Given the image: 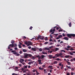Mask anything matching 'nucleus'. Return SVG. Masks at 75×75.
<instances>
[{"instance_id": "aec40b11", "label": "nucleus", "mask_w": 75, "mask_h": 75, "mask_svg": "<svg viewBox=\"0 0 75 75\" xmlns=\"http://www.w3.org/2000/svg\"><path fill=\"white\" fill-rule=\"evenodd\" d=\"M28 54V57H32V55L30 54Z\"/></svg>"}, {"instance_id": "bf43d9fd", "label": "nucleus", "mask_w": 75, "mask_h": 75, "mask_svg": "<svg viewBox=\"0 0 75 75\" xmlns=\"http://www.w3.org/2000/svg\"><path fill=\"white\" fill-rule=\"evenodd\" d=\"M62 35H63V37H65V34H64V33H63Z\"/></svg>"}, {"instance_id": "a878e982", "label": "nucleus", "mask_w": 75, "mask_h": 75, "mask_svg": "<svg viewBox=\"0 0 75 75\" xmlns=\"http://www.w3.org/2000/svg\"><path fill=\"white\" fill-rule=\"evenodd\" d=\"M55 56H57V57H59V54H55Z\"/></svg>"}, {"instance_id": "4be33fe9", "label": "nucleus", "mask_w": 75, "mask_h": 75, "mask_svg": "<svg viewBox=\"0 0 75 75\" xmlns=\"http://www.w3.org/2000/svg\"><path fill=\"white\" fill-rule=\"evenodd\" d=\"M11 42L12 43V44H13V43H14V42H15L14 40H11Z\"/></svg>"}, {"instance_id": "5fc2aeb1", "label": "nucleus", "mask_w": 75, "mask_h": 75, "mask_svg": "<svg viewBox=\"0 0 75 75\" xmlns=\"http://www.w3.org/2000/svg\"><path fill=\"white\" fill-rule=\"evenodd\" d=\"M60 38L59 37H57V38H56V40H58V39H59Z\"/></svg>"}, {"instance_id": "3c124183", "label": "nucleus", "mask_w": 75, "mask_h": 75, "mask_svg": "<svg viewBox=\"0 0 75 75\" xmlns=\"http://www.w3.org/2000/svg\"><path fill=\"white\" fill-rule=\"evenodd\" d=\"M28 48H29V49H31V46H29L28 47Z\"/></svg>"}, {"instance_id": "4d7b16f0", "label": "nucleus", "mask_w": 75, "mask_h": 75, "mask_svg": "<svg viewBox=\"0 0 75 75\" xmlns=\"http://www.w3.org/2000/svg\"><path fill=\"white\" fill-rule=\"evenodd\" d=\"M14 49L15 50H17L18 49L17 48V47H16L14 48Z\"/></svg>"}, {"instance_id": "393cba45", "label": "nucleus", "mask_w": 75, "mask_h": 75, "mask_svg": "<svg viewBox=\"0 0 75 75\" xmlns=\"http://www.w3.org/2000/svg\"><path fill=\"white\" fill-rule=\"evenodd\" d=\"M17 44H16L14 45V47H17Z\"/></svg>"}, {"instance_id": "774afa93", "label": "nucleus", "mask_w": 75, "mask_h": 75, "mask_svg": "<svg viewBox=\"0 0 75 75\" xmlns=\"http://www.w3.org/2000/svg\"><path fill=\"white\" fill-rule=\"evenodd\" d=\"M74 74L73 72H71V75H74Z\"/></svg>"}, {"instance_id": "37998d69", "label": "nucleus", "mask_w": 75, "mask_h": 75, "mask_svg": "<svg viewBox=\"0 0 75 75\" xmlns=\"http://www.w3.org/2000/svg\"><path fill=\"white\" fill-rule=\"evenodd\" d=\"M64 50H67V51H69V49L67 48H64Z\"/></svg>"}, {"instance_id": "c85d7f7f", "label": "nucleus", "mask_w": 75, "mask_h": 75, "mask_svg": "<svg viewBox=\"0 0 75 75\" xmlns=\"http://www.w3.org/2000/svg\"><path fill=\"white\" fill-rule=\"evenodd\" d=\"M69 50L70 51H74V49H73V48H71Z\"/></svg>"}, {"instance_id": "de8ad7c7", "label": "nucleus", "mask_w": 75, "mask_h": 75, "mask_svg": "<svg viewBox=\"0 0 75 75\" xmlns=\"http://www.w3.org/2000/svg\"><path fill=\"white\" fill-rule=\"evenodd\" d=\"M19 44H19V45H22V43L21 42H19Z\"/></svg>"}, {"instance_id": "4c0bfd02", "label": "nucleus", "mask_w": 75, "mask_h": 75, "mask_svg": "<svg viewBox=\"0 0 75 75\" xmlns=\"http://www.w3.org/2000/svg\"><path fill=\"white\" fill-rule=\"evenodd\" d=\"M67 67H68V68H69V69H71V67L70 66H69L68 67L67 66Z\"/></svg>"}, {"instance_id": "e433bc0d", "label": "nucleus", "mask_w": 75, "mask_h": 75, "mask_svg": "<svg viewBox=\"0 0 75 75\" xmlns=\"http://www.w3.org/2000/svg\"><path fill=\"white\" fill-rule=\"evenodd\" d=\"M57 61H54V63H53V64H57Z\"/></svg>"}, {"instance_id": "09e8293b", "label": "nucleus", "mask_w": 75, "mask_h": 75, "mask_svg": "<svg viewBox=\"0 0 75 75\" xmlns=\"http://www.w3.org/2000/svg\"><path fill=\"white\" fill-rule=\"evenodd\" d=\"M23 72L24 73H25V72H26V69H25L24 71H23Z\"/></svg>"}, {"instance_id": "f03ea898", "label": "nucleus", "mask_w": 75, "mask_h": 75, "mask_svg": "<svg viewBox=\"0 0 75 75\" xmlns=\"http://www.w3.org/2000/svg\"><path fill=\"white\" fill-rule=\"evenodd\" d=\"M39 39H40L41 40H44V36H43L42 38L41 36V35H39L38 37V38L37 39V40H39Z\"/></svg>"}, {"instance_id": "a19ab883", "label": "nucleus", "mask_w": 75, "mask_h": 75, "mask_svg": "<svg viewBox=\"0 0 75 75\" xmlns=\"http://www.w3.org/2000/svg\"><path fill=\"white\" fill-rule=\"evenodd\" d=\"M69 53H70V54L71 55H73V53H72L70 52Z\"/></svg>"}, {"instance_id": "2f4dec72", "label": "nucleus", "mask_w": 75, "mask_h": 75, "mask_svg": "<svg viewBox=\"0 0 75 75\" xmlns=\"http://www.w3.org/2000/svg\"><path fill=\"white\" fill-rule=\"evenodd\" d=\"M63 67H64V65L63 64H62V67H61V69H63Z\"/></svg>"}, {"instance_id": "338daca9", "label": "nucleus", "mask_w": 75, "mask_h": 75, "mask_svg": "<svg viewBox=\"0 0 75 75\" xmlns=\"http://www.w3.org/2000/svg\"><path fill=\"white\" fill-rule=\"evenodd\" d=\"M59 32H61V31H62V30H59Z\"/></svg>"}, {"instance_id": "c756f323", "label": "nucleus", "mask_w": 75, "mask_h": 75, "mask_svg": "<svg viewBox=\"0 0 75 75\" xmlns=\"http://www.w3.org/2000/svg\"><path fill=\"white\" fill-rule=\"evenodd\" d=\"M42 54H47V53H46V52H42Z\"/></svg>"}, {"instance_id": "2eb2a0df", "label": "nucleus", "mask_w": 75, "mask_h": 75, "mask_svg": "<svg viewBox=\"0 0 75 75\" xmlns=\"http://www.w3.org/2000/svg\"><path fill=\"white\" fill-rule=\"evenodd\" d=\"M28 44H31V45H32V44H33V43H32V42L30 41L28 42Z\"/></svg>"}, {"instance_id": "20e7f679", "label": "nucleus", "mask_w": 75, "mask_h": 75, "mask_svg": "<svg viewBox=\"0 0 75 75\" xmlns=\"http://www.w3.org/2000/svg\"><path fill=\"white\" fill-rule=\"evenodd\" d=\"M10 47H12V48L14 47V44H11L8 46V50H10L11 48Z\"/></svg>"}, {"instance_id": "603ef678", "label": "nucleus", "mask_w": 75, "mask_h": 75, "mask_svg": "<svg viewBox=\"0 0 75 75\" xmlns=\"http://www.w3.org/2000/svg\"><path fill=\"white\" fill-rule=\"evenodd\" d=\"M16 52V51H15V50H12L11 51V52Z\"/></svg>"}, {"instance_id": "a211bd4d", "label": "nucleus", "mask_w": 75, "mask_h": 75, "mask_svg": "<svg viewBox=\"0 0 75 75\" xmlns=\"http://www.w3.org/2000/svg\"><path fill=\"white\" fill-rule=\"evenodd\" d=\"M58 50H59V48H56L55 49V51H58Z\"/></svg>"}, {"instance_id": "0eeeda50", "label": "nucleus", "mask_w": 75, "mask_h": 75, "mask_svg": "<svg viewBox=\"0 0 75 75\" xmlns=\"http://www.w3.org/2000/svg\"><path fill=\"white\" fill-rule=\"evenodd\" d=\"M45 57L44 55H41V59H44V57Z\"/></svg>"}, {"instance_id": "39448f33", "label": "nucleus", "mask_w": 75, "mask_h": 75, "mask_svg": "<svg viewBox=\"0 0 75 75\" xmlns=\"http://www.w3.org/2000/svg\"><path fill=\"white\" fill-rule=\"evenodd\" d=\"M20 59V61L21 63H22L23 62H24V60L23 59Z\"/></svg>"}, {"instance_id": "423d86ee", "label": "nucleus", "mask_w": 75, "mask_h": 75, "mask_svg": "<svg viewBox=\"0 0 75 75\" xmlns=\"http://www.w3.org/2000/svg\"><path fill=\"white\" fill-rule=\"evenodd\" d=\"M17 54V52H15L13 53V54H15H15H16V56H19L20 55V54H18V53Z\"/></svg>"}, {"instance_id": "72a5a7b5", "label": "nucleus", "mask_w": 75, "mask_h": 75, "mask_svg": "<svg viewBox=\"0 0 75 75\" xmlns=\"http://www.w3.org/2000/svg\"><path fill=\"white\" fill-rule=\"evenodd\" d=\"M33 59H35V57H34V56L32 57Z\"/></svg>"}, {"instance_id": "69168bd1", "label": "nucleus", "mask_w": 75, "mask_h": 75, "mask_svg": "<svg viewBox=\"0 0 75 75\" xmlns=\"http://www.w3.org/2000/svg\"><path fill=\"white\" fill-rule=\"evenodd\" d=\"M19 53H20V54H22V51H21V50L20 51Z\"/></svg>"}, {"instance_id": "bb28decb", "label": "nucleus", "mask_w": 75, "mask_h": 75, "mask_svg": "<svg viewBox=\"0 0 75 75\" xmlns=\"http://www.w3.org/2000/svg\"><path fill=\"white\" fill-rule=\"evenodd\" d=\"M50 39H51L52 37H53V36L52 35H51V34H50Z\"/></svg>"}, {"instance_id": "13d9d810", "label": "nucleus", "mask_w": 75, "mask_h": 75, "mask_svg": "<svg viewBox=\"0 0 75 75\" xmlns=\"http://www.w3.org/2000/svg\"><path fill=\"white\" fill-rule=\"evenodd\" d=\"M71 61H74V59H71V60H70Z\"/></svg>"}, {"instance_id": "58836bf2", "label": "nucleus", "mask_w": 75, "mask_h": 75, "mask_svg": "<svg viewBox=\"0 0 75 75\" xmlns=\"http://www.w3.org/2000/svg\"><path fill=\"white\" fill-rule=\"evenodd\" d=\"M59 56H61V55H62V53H61L59 54Z\"/></svg>"}, {"instance_id": "0e129e2a", "label": "nucleus", "mask_w": 75, "mask_h": 75, "mask_svg": "<svg viewBox=\"0 0 75 75\" xmlns=\"http://www.w3.org/2000/svg\"><path fill=\"white\" fill-rule=\"evenodd\" d=\"M57 61H59L60 60V59L59 58H57Z\"/></svg>"}, {"instance_id": "9b49d317", "label": "nucleus", "mask_w": 75, "mask_h": 75, "mask_svg": "<svg viewBox=\"0 0 75 75\" xmlns=\"http://www.w3.org/2000/svg\"><path fill=\"white\" fill-rule=\"evenodd\" d=\"M31 50L33 51H36V49L35 48H32Z\"/></svg>"}, {"instance_id": "a18cd8bd", "label": "nucleus", "mask_w": 75, "mask_h": 75, "mask_svg": "<svg viewBox=\"0 0 75 75\" xmlns=\"http://www.w3.org/2000/svg\"><path fill=\"white\" fill-rule=\"evenodd\" d=\"M38 62H41V59L38 60Z\"/></svg>"}, {"instance_id": "9d476101", "label": "nucleus", "mask_w": 75, "mask_h": 75, "mask_svg": "<svg viewBox=\"0 0 75 75\" xmlns=\"http://www.w3.org/2000/svg\"><path fill=\"white\" fill-rule=\"evenodd\" d=\"M65 57L66 58H68L70 57V55H67L65 56Z\"/></svg>"}, {"instance_id": "f8f14e48", "label": "nucleus", "mask_w": 75, "mask_h": 75, "mask_svg": "<svg viewBox=\"0 0 75 75\" xmlns=\"http://www.w3.org/2000/svg\"><path fill=\"white\" fill-rule=\"evenodd\" d=\"M23 52H27V50L25 49H23Z\"/></svg>"}, {"instance_id": "6e6d98bb", "label": "nucleus", "mask_w": 75, "mask_h": 75, "mask_svg": "<svg viewBox=\"0 0 75 75\" xmlns=\"http://www.w3.org/2000/svg\"><path fill=\"white\" fill-rule=\"evenodd\" d=\"M27 46H30V45H31V44L30 43H29L27 45Z\"/></svg>"}, {"instance_id": "f704fd0d", "label": "nucleus", "mask_w": 75, "mask_h": 75, "mask_svg": "<svg viewBox=\"0 0 75 75\" xmlns=\"http://www.w3.org/2000/svg\"><path fill=\"white\" fill-rule=\"evenodd\" d=\"M67 63L68 64V65H69L70 64H71V63H70V62L68 61H67Z\"/></svg>"}, {"instance_id": "ddd939ff", "label": "nucleus", "mask_w": 75, "mask_h": 75, "mask_svg": "<svg viewBox=\"0 0 75 75\" xmlns=\"http://www.w3.org/2000/svg\"><path fill=\"white\" fill-rule=\"evenodd\" d=\"M43 49L45 50H49V48L48 47H45V48H44Z\"/></svg>"}, {"instance_id": "f3484780", "label": "nucleus", "mask_w": 75, "mask_h": 75, "mask_svg": "<svg viewBox=\"0 0 75 75\" xmlns=\"http://www.w3.org/2000/svg\"><path fill=\"white\" fill-rule=\"evenodd\" d=\"M24 69H26V68H27V66L24 65Z\"/></svg>"}, {"instance_id": "864d4df0", "label": "nucleus", "mask_w": 75, "mask_h": 75, "mask_svg": "<svg viewBox=\"0 0 75 75\" xmlns=\"http://www.w3.org/2000/svg\"><path fill=\"white\" fill-rule=\"evenodd\" d=\"M53 47H54L53 46H50L49 47V48H50V49H51V48H53Z\"/></svg>"}, {"instance_id": "e2e57ef3", "label": "nucleus", "mask_w": 75, "mask_h": 75, "mask_svg": "<svg viewBox=\"0 0 75 75\" xmlns=\"http://www.w3.org/2000/svg\"><path fill=\"white\" fill-rule=\"evenodd\" d=\"M36 71V70H33V72H35Z\"/></svg>"}, {"instance_id": "052dcab7", "label": "nucleus", "mask_w": 75, "mask_h": 75, "mask_svg": "<svg viewBox=\"0 0 75 75\" xmlns=\"http://www.w3.org/2000/svg\"><path fill=\"white\" fill-rule=\"evenodd\" d=\"M67 75H70V74L69 73H67Z\"/></svg>"}, {"instance_id": "f257e3e1", "label": "nucleus", "mask_w": 75, "mask_h": 75, "mask_svg": "<svg viewBox=\"0 0 75 75\" xmlns=\"http://www.w3.org/2000/svg\"><path fill=\"white\" fill-rule=\"evenodd\" d=\"M67 37H69V38H71V37H75V34H68L67 35Z\"/></svg>"}, {"instance_id": "8fccbe9b", "label": "nucleus", "mask_w": 75, "mask_h": 75, "mask_svg": "<svg viewBox=\"0 0 75 75\" xmlns=\"http://www.w3.org/2000/svg\"><path fill=\"white\" fill-rule=\"evenodd\" d=\"M36 57H37V58H39V57H40V55H37L36 56Z\"/></svg>"}, {"instance_id": "c03bdc74", "label": "nucleus", "mask_w": 75, "mask_h": 75, "mask_svg": "<svg viewBox=\"0 0 75 75\" xmlns=\"http://www.w3.org/2000/svg\"><path fill=\"white\" fill-rule=\"evenodd\" d=\"M67 48H68V49H69V48H71V46H67Z\"/></svg>"}, {"instance_id": "680f3d73", "label": "nucleus", "mask_w": 75, "mask_h": 75, "mask_svg": "<svg viewBox=\"0 0 75 75\" xmlns=\"http://www.w3.org/2000/svg\"><path fill=\"white\" fill-rule=\"evenodd\" d=\"M71 52H72V53H73L75 54V51H72Z\"/></svg>"}, {"instance_id": "1a4fd4ad", "label": "nucleus", "mask_w": 75, "mask_h": 75, "mask_svg": "<svg viewBox=\"0 0 75 75\" xmlns=\"http://www.w3.org/2000/svg\"><path fill=\"white\" fill-rule=\"evenodd\" d=\"M48 57L50 59H52V55H49Z\"/></svg>"}, {"instance_id": "412c9836", "label": "nucleus", "mask_w": 75, "mask_h": 75, "mask_svg": "<svg viewBox=\"0 0 75 75\" xmlns=\"http://www.w3.org/2000/svg\"><path fill=\"white\" fill-rule=\"evenodd\" d=\"M39 69L40 70H42L43 69V68H41L40 67H39Z\"/></svg>"}, {"instance_id": "6e6552de", "label": "nucleus", "mask_w": 75, "mask_h": 75, "mask_svg": "<svg viewBox=\"0 0 75 75\" xmlns=\"http://www.w3.org/2000/svg\"><path fill=\"white\" fill-rule=\"evenodd\" d=\"M63 39H64V40H69V39H68V38L67 37H64V38L62 39V40H63Z\"/></svg>"}, {"instance_id": "c9c22d12", "label": "nucleus", "mask_w": 75, "mask_h": 75, "mask_svg": "<svg viewBox=\"0 0 75 75\" xmlns=\"http://www.w3.org/2000/svg\"><path fill=\"white\" fill-rule=\"evenodd\" d=\"M53 30L52 29H51L50 30V33H52V32Z\"/></svg>"}, {"instance_id": "49530a36", "label": "nucleus", "mask_w": 75, "mask_h": 75, "mask_svg": "<svg viewBox=\"0 0 75 75\" xmlns=\"http://www.w3.org/2000/svg\"><path fill=\"white\" fill-rule=\"evenodd\" d=\"M53 67L52 66H49V67H48V68H52Z\"/></svg>"}, {"instance_id": "473e14b6", "label": "nucleus", "mask_w": 75, "mask_h": 75, "mask_svg": "<svg viewBox=\"0 0 75 75\" xmlns=\"http://www.w3.org/2000/svg\"><path fill=\"white\" fill-rule=\"evenodd\" d=\"M42 48H40L39 49V50L40 51H42Z\"/></svg>"}, {"instance_id": "b1692460", "label": "nucleus", "mask_w": 75, "mask_h": 75, "mask_svg": "<svg viewBox=\"0 0 75 75\" xmlns=\"http://www.w3.org/2000/svg\"><path fill=\"white\" fill-rule=\"evenodd\" d=\"M47 40H48V38L47 37H46L45 38V41H47Z\"/></svg>"}, {"instance_id": "dca6fc26", "label": "nucleus", "mask_w": 75, "mask_h": 75, "mask_svg": "<svg viewBox=\"0 0 75 75\" xmlns=\"http://www.w3.org/2000/svg\"><path fill=\"white\" fill-rule=\"evenodd\" d=\"M24 44H26V45H27L28 44V42L25 41V42H24Z\"/></svg>"}, {"instance_id": "7ed1b4c3", "label": "nucleus", "mask_w": 75, "mask_h": 75, "mask_svg": "<svg viewBox=\"0 0 75 75\" xmlns=\"http://www.w3.org/2000/svg\"><path fill=\"white\" fill-rule=\"evenodd\" d=\"M23 57L24 58H28V54L27 53H24Z\"/></svg>"}, {"instance_id": "cd10ccee", "label": "nucleus", "mask_w": 75, "mask_h": 75, "mask_svg": "<svg viewBox=\"0 0 75 75\" xmlns=\"http://www.w3.org/2000/svg\"><path fill=\"white\" fill-rule=\"evenodd\" d=\"M18 46L19 47V48H22V47L21 46V45H18Z\"/></svg>"}, {"instance_id": "ea45409f", "label": "nucleus", "mask_w": 75, "mask_h": 75, "mask_svg": "<svg viewBox=\"0 0 75 75\" xmlns=\"http://www.w3.org/2000/svg\"><path fill=\"white\" fill-rule=\"evenodd\" d=\"M28 64H29V65H31V62H29Z\"/></svg>"}, {"instance_id": "5701e85b", "label": "nucleus", "mask_w": 75, "mask_h": 75, "mask_svg": "<svg viewBox=\"0 0 75 75\" xmlns=\"http://www.w3.org/2000/svg\"><path fill=\"white\" fill-rule=\"evenodd\" d=\"M58 37L60 38L61 37H62V35H60L58 36Z\"/></svg>"}, {"instance_id": "6ab92c4d", "label": "nucleus", "mask_w": 75, "mask_h": 75, "mask_svg": "<svg viewBox=\"0 0 75 75\" xmlns=\"http://www.w3.org/2000/svg\"><path fill=\"white\" fill-rule=\"evenodd\" d=\"M57 58V57L55 56H52V58H53V59H54V58Z\"/></svg>"}, {"instance_id": "79ce46f5", "label": "nucleus", "mask_w": 75, "mask_h": 75, "mask_svg": "<svg viewBox=\"0 0 75 75\" xmlns=\"http://www.w3.org/2000/svg\"><path fill=\"white\" fill-rule=\"evenodd\" d=\"M48 42H46L45 43V45H46V44H47Z\"/></svg>"}, {"instance_id": "4468645a", "label": "nucleus", "mask_w": 75, "mask_h": 75, "mask_svg": "<svg viewBox=\"0 0 75 75\" xmlns=\"http://www.w3.org/2000/svg\"><path fill=\"white\" fill-rule=\"evenodd\" d=\"M69 25L70 27H71V26H72V25H71V22H70L69 23Z\"/></svg>"}, {"instance_id": "7c9ffc66", "label": "nucleus", "mask_w": 75, "mask_h": 75, "mask_svg": "<svg viewBox=\"0 0 75 75\" xmlns=\"http://www.w3.org/2000/svg\"><path fill=\"white\" fill-rule=\"evenodd\" d=\"M33 28V27L32 26H30V28H29V29L30 30H32V28Z\"/></svg>"}]
</instances>
